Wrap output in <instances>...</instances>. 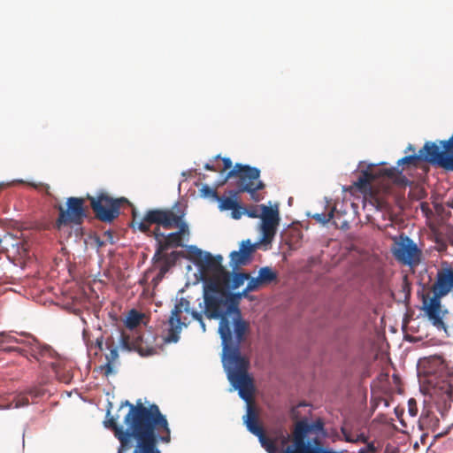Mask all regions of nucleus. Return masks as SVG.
<instances>
[{"label": "nucleus", "mask_w": 453, "mask_h": 453, "mask_svg": "<svg viewBox=\"0 0 453 453\" xmlns=\"http://www.w3.org/2000/svg\"><path fill=\"white\" fill-rule=\"evenodd\" d=\"M203 307L201 312L190 310V303L181 297L169 318L166 342H177L182 326H187L183 312L190 313L205 331L203 314L208 319H219V334L222 342V363L227 378L239 396H254V385L247 370L249 362L241 354V345L250 332V323L242 319L238 303L225 291L219 280H208L203 287Z\"/></svg>", "instance_id": "nucleus-1"}, {"label": "nucleus", "mask_w": 453, "mask_h": 453, "mask_svg": "<svg viewBox=\"0 0 453 453\" xmlns=\"http://www.w3.org/2000/svg\"><path fill=\"white\" fill-rule=\"evenodd\" d=\"M124 404L129 406V411L125 417L128 428L116 431V437L120 442L119 452L130 449L133 446L132 437H134L138 443L133 453H142L145 448L161 453L157 447L158 441L168 443L171 436L167 420L158 406L152 404L147 408L140 400L136 405L127 400L121 403V406Z\"/></svg>", "instance_id": "nucleus-2"}, {"label": "nucleus", "mask_w": 453, "mask_h": 453, "mask_svg": "<svg viewBox=\"0 0 453 453\" xmlns=\"http://www.w3.org/2000/svg\"><path fill=\"white\" fill-rule=\"evenodd\" d=\"M185 212L178 204L172 209H152L146 211L143 218L136 221V213L133 211L132 227H137L142 233H149L150 226L156 224L165 229L178 227L177 232L165 235L162 245L168 250L170 247H182V237L189 235L188 224L183 220Z\"/></svg>", "instance_id": "nucleus-3"}, {"label": "nucleus", "mask_w": 453, "mask_h": 453, "mask_svg": "<svg viewBox=\"0 0 453 453\" xmlns=\"http://www.w3.org/2000/svg\"><path fill=\"white\" fill-rule=\"evenodd\" d=\"M322 428L323 424L319 421L311 424L307 420L297 421L292 432V443L286 447V453H339L325 447L319 439H314L312 443L305 441L310 433Z\"/></svg>", "instance_id": "nucleus-4"}, {"label": "nucleus", "mask_w": 453, "mask_h": 453, "mask_svg": "<svg viewBox=\"0 0 453 453\" xmlns=\"http://www.w3.org/2000/svg\"><path fill=\"white\" fill-rule=\"evenodd\" d=\"M33 351L35 352L33 357L39 362L42 368L44 370L50 368L58 380L64 383H69L72 380L74 367L72 360L61 357L50 346H41L38 343H35Z\"/></svg>", "instance_id": "nucleus-5"}, {"label": "nucleus", "mask_w": 453, "mask_h": 453, "mask_svg": "<svg viewBox=\"0 0 453 453\" xmlns=\"http://www.w3.org/2000/svg\"><path fill=\"white\" fill-rule=\"evenodd\" d=\"M259 169L250 165L236 164L234 168L226 173L224 182L231 178H238V191L234 192L233 195L235 196L237 193L247 192L253 201L259 202L264 199V196L258 193V191L264 189L265 187V183L259 180Z\"/></svg>", "instance_id": "nucleus-6"}, {"label": "nucleus", "mask_w": 453, "mask_h": 453, "mask_svg": "<svg viewBox=\"0 0 453 453\" xmlns=\"http://www.w3.org/2000/svg\"><path fill=\"white\" fill-rule=\"evenodd\" d=\"M55 208L58 211V216L54 223V228L58 231L66 226H81L88 218L83 197L70 196L66 199L65 206L58 204Z\"/></svg>", "instance_id": "nucleus-7"}, {"label": "nucleus", "mask_w": 453, "mask_h": 453, "mask_svg": "<svg viewBox=\"0 0 453 453\" xmlns=\"http://www.w3.org/2000/svg\"><path fill=\"white\" fill-rule=\"evenodd\" d=\"M95 217L101 222L111 223L120 214V207L129 203L125 197L113 198L105 192H99L96 196H87Z\"/></svg>", "instance_id": "nucleus-8"}, {"label": "nucleus", "mask_w": 453, "mask_h": 453, "mask_svg": "<svg viewBox=\"0 0 453 453\" xmlns=\"http://www.w3.org/2000/svg\"><path fill=\"white\" fill-rule=\"evenodd\" d=\"M156 339L150 332H121L119 345L121 350L136 351L142 357H149L157 353Z\"/></svg>", "instance_id": "nucleus-9"}, {"label": "nucleus", "mask_w": 453, "mask_h": 453, "mask_svg": "<svg viewBox=\"0 0 453 453\" xmlns=\"http://www.w3.org/2000/svg\"><path fill=\"white\" fill-rule=\"evenodd\" d=\"M391 251L398 262L411 267L417 266L421 261V250L410 237L404 234L394 239Z\"/></svg>", "instance_id": "nucleus-10"}, {"label": "nucleus", "mask_w": 453, "mask_h": 453, "mask_svg": "<svg viewBox=\"0 0 453 453\" xmlns=\"http://www.w3.org/2000/svg\"><path fill=\"white\" fill-rule=\"evenodd\" d=\"M419 388L428 396H453V379L440 380L435 375L419 376Z\"/></svg>", "instance_id": "nucleus-11"}, {"label": "nucleus", "mask_w": 453, "mask_h": 453, "mask_svg": "<svg viewBox=\"0 0 453 453\" xmlns=\"http://www.w3.org/2000/svg\"><path fill=\"white\" fill-rule=\"evenodd\" d=\"M223 257L221 255L212 256L210 252H205L200 265L202 273H207L211 276L209 280H219L220 284L226 283L230 280V273L222 265Z\"/></svg>", "instance_id": "nucleus-12"}, {"label": "nucleus", "mask_w": 453, "mask_h": 453, "mask_svg": "<svg viewBox=\"0 0 453 453\" xmlns=\"http://www.w3.org/2000/svg\"><path fill=\"white\" fill-rule=\"evenodd\" d=\"M432 297H423V309L431 321L434 326L439 330H447L446 324L443 321V317L447 313V311L441 310V298L444 296L439 295V293H433Z\"/></svg>", "instance_id": "nucleus-13"}, {"label": "nucleus", "mask_w": 453, "mask_h": 453, "mask_svg": "<svg viewBox=\"0 0 453 453\" xmlns=\"http://www.w3.org/2000/svg\"><path fill=\"white\" fill-rule=\"evenodd\" d=\"M280 212L278 205L274 207L266 206L261 217L262 242L271 243L274 238L280 224Z\"/></svg>", "instance_id": "nucleus-14"}, {"label": "nucleus", "mask_w": 453, "mask_h": 453, "mask_svg": "<svg viewBox=\"0 0 453 453\" xmlns=\"http://www.w3.org/2000/svg\"><path fill=\"white\" fill-rule=\"evenodd\" d=\"M255 246L250 240L242 241L240 244L239 250H234L230 253V266L237 269L240 266L248 265L250 260Z\"/></svg>", "instance_id": "nucleus-15"}, {"label": "nucleus", "mask_w": 453, "mask_h": 453, "mask_svg": "<svg viewBox=\"0 0 453 453\" xmlns=\"http://www.w3.org/2000/svg\"><path fill=\"white\" fill-rule=\"evenodd\" d=\"M246 402L247 413L243 417L248 430L252 434L260 433L263 427L258 424L256 398H242Z\"/></svg>", "instance_id": "nucleus-16"}, {"label": "nucleus", "mask_w": 453, "mask_h": 453, "mask_svg": "<svg viewBox=\"0 0 453 453\" xmlns=\"http://www.w3.org/2000/svg\"><path fill=\"white\" fill-rule=\"evenodd\" d=\"M106 348L109 349V353L106 354V364L103 367L106 376L113 372V365L119 358L118 347L115 346L113 338H108L105 342Z\"/></svg>", "instance_id": "nucleus-17"}, {"label": "nucleus", "mask_w": 453, "mask_h": 453, "mask_svg": "<svg viewBox=\"0 0 453 453\" xmlns=\"http://www.w3.org/2000/svg\"><path fill=\"white\" fill-rule=\"evenodd\" d=\"M179 257V252L173 251L165 256L164 259L158 264L157 279H162L167 273L171 267L175 265Z\"/></svg>", "instance_id": "nucleus-18"}, {"label": "nucleus", "mask_w": 453, "mask_h": 453, "mask_svg": "<svg viewBox=\"0 0 453 453\" xmlns=\"http://www.w3.org/2000/svg\"><path fill=\"white\" fill-rule=\"evenodd\" d=\"M56 393V388L54 383L44 382L40 383L35 387H33L29 394L31 396H43L45 395H49V396H52Z\"/></svg>", "instance_id": "nucleus-19"}, {"label": "nucleus", "mask_w": 453, "mask_h": 453, "mask_svg": "<svg viewBox=\"0 0 453 453\" xmlns=\"http://www.w3.org/2000/svg\"><path fill=\"white\" fill-rule=\"evenodd\" d=\"M377 178V174L373 173L370 170H364L361 172L357 180L355 182V185L360 190H367L371 188V182Z\"/></svg>", "instance_id": "nucleus-20"}, {"label": "nucleus", "mask_w": 453, "mask_h": 453, "mask_svg": "<svg viewBox=\"0 0 453 453\" xmlns=\"http://www.w3.org/2000/svg\"><path fill=\"white\" fill-rule=\"evenodd\" d=\"M142 319V314L135 310H131L126 319V326L129 330L128 333L139 332L136 327L139 326ZM127 333V331H125Z\"/></svg>", "instance_id": "nucleus-21"}, {"label": "nucleus", "mask_w": 453, "mask_h": 453, "mask_svg": "<svg viewBox=\"0 0 453 453\" xmlns=\"http://www.w3.org/2000/svg\"><path fill=\"white\" fill-rule=\"evenodd\" d=\"M254 434L258 437L259 441L261 442V445L265 448V449L268 453H276L277 452L278 448H277L276 442L273 440L269 439L265 436L263 428L260 429V433ZM282 453H286V448L283 449Z\"/></svg>", "instance_id": "nucleus-22"}, {"label": "nucleus", "mask_w": 453, "mask_h": 453, "mask_svg": "<svg viewBox=\"0 0 453 453\" xmlns=\"http://www.w3.org/2000/svg\"><path fill=\"white\" fill-rule=\"evenodd\" d=\"M258 277L265 285H268L277 280V273L271 267L265 266L258 271Z\"/></svg>", "instance_id": "nucleus-23"}, {"label": "nucleus", "mask_w": 453, "mask_h": 453, "mask_svg": "<svg viewBox=\"0 0 453 453\" xmlns=\"http://www.w3.org/2000/svg\"><path fill=\"white\" fill-rule=\"evenodd\" d=\"M188 257L192 260L195 265L197 266L200 265L203 258L205 256V252H203L201 249L197 248L195 245H190L187 248Z\"/></svg>", "instance_id": "nucleus-24"}, {"label": "nucleus", "mask_w": 453, "mask_h": 453, "mask_svg": "<svg viewBox=\"0 0 453 453\" xmlns=\"http://www.w3.org/2000/svg\"><path fill=\"white\" fill-rule=\"evenodd\" d=\"M8 398H0V410L19 408L28 404L27 398H12L11 402L5 403Z\"/></svg>", "instance_id": "nucleus-25"}, {"label": "nucleus", "mask_w": 453, "mask_h": 453, "mask_svg": "<svg viewBox=\"0 0 453 453\" xmlns=\"http://www.w3.org/2000/svg\"><path fill=\"white\" fill-rule=\"evenodd\" d=\"M265 208H266V205H265V204L251 205L249 207H245L244 214H246L250 218H253V219L260 218L261 219Z\"/></svg>", "instance_id": "nucleus-26"}, {"label": "nucleus", "mask_w": 453, "mask_h": 453, "mask_svg": "<svg viewBox=\"0 0 453 453\" xmlns=\"http://www.w3.org/2000/svg\"><path fill=\"white\" fill-rule=\"evenodd\" d=\"M248 280L249 282L244 290L242 292L241 296H247L249 292L255 291L258 289L262 285H265L258 276L256 278H249Z\"/></svg>", "instance_id": "nucleus-27"}, {"label": "nucleus", "mask_w": 453, "mask_h": 453, "mask_svg": "<svg viewBox=\"0 0 453 453\" xmlns=\"http://www.w3.org/2000/svg\"><path fill=\"white\" fill-rule=\"evenodd\" d=\"M219 209L221 211L233 210L237 206V201L232 197H220L219 200Z\"/></svg>", "instance_id": "nucleus-28"}, {"label": "nucleus", "mask_w": 453, "mask_h": 453, "mask_svg": "<svg viewBox=\"0 0 453 453\" xmlns=\"http://www.w3.org/2000/svg\"><path fill=\"white\" fill-rule=\"evenodd\" d=\"M250 278V275L245 273H234L232 280V288H237L243 285L245 280H248Z\"/></svg>", "instance_id": "nucleus-29"}, {"label": "nucleus", "mask_w": 453, "mask_h": 453, "mask_svg": "<svg viewBox=\"0 0 453 453\" xmlns=\"http://www.w3.org/2000/svg\"><path fill=\"white\" fill-rule=\"evenodd\" d=\"M424 155H425V152H423L422 155L419 152V157H418L416 155L403 157L397 161V165L401 166L403 165H415L416 162L419 159V157H422L424 159Z\"/></svg>", "instance_id": "nucleus-30"}, {"label": "nucleus", "mask_w": 453, "mask_h": 453, "mask_svg": "<svg viewBox=\"0 0 453 453\" xmlns=\"http://www.w3.org/2000/svg\"><path fill=\"white\" fill-rule=\"evenodd\" d=\"M166 249L162 245L161 242L159 244H157L156 252L152 257V261L155 265H158L165 257V255L168 253H165Z\"/></svg>", "instance_id": "nucleus-31"}, {"label": "nucleus", "mask_w": 453, "mask_h": 453, "mask_svg": "<svg viewBox=\"0 0 453 453\" xmlns=\"http://www.w3.org/2000/svg\"><path fill=\"white\" fill-rule=\"evenodd\" d=\"M334 209H332L328 213H315L312 218L319 223L325 225L329 222L334 217Z\"/></svg>", "instance_id": "nucleus-32"}, {"label": "nucleus", "mask_w": 453, "mask_h": 453, "mask_svg": "<svg viewBox=\"0 0 453 453\" xmlns=\"http://www.w3.org/2000/svg\"><path fill=\"white\" fill-rule=\"evenodd\" d=\"M200 191L203 196H211L216 200H219V196L218 195L216 189L210 188L208 185L203 186Z\"/></svg>", "instance_id": "nucleus-33"}, {"label": "nucleus", "mask_w": 453, "mask_h": 453, "mask_svg": "<svg viewBox=\"0 0 453 453\" xmlns=\"http://www.w3.org/2000/svg\"><path fill=\"white\" fill-rule=\"evenodd\" d=\"M145 234H148L149 236H153L157 242V244H159V242H162V241L164 240V237H165V234L160 232L158 225L153 231H151L150 229V232L145 233Z\"/></svg>", "instance_id": "nucleus-34"}, {"label": "nucleus", "mask_w": 453, "mask_h": 453, "mask_svg": "<svg viewBox=\"0 0 453 453\" xmlns=\"http://www.w3.org/2000/svg\"><path fill=\"white\" fill-rule=\"evenodd\" d=\"M106 427L111 429L116 436V431L124 430L122 426H119L114 418H111L105 422Z\"/></svg>", "instance_id": "nucleus-35"}, {"label": "nucleus", "mask_w": 453, "mask_h": 453, "mask_svg": "<svg viewBox=\"0 0 453 453\" xmlns=\"http://www.w3.org/2000/svg\"><path fill=\"white\" fill-rule=\"evenodd\" d=\"M398 170L395 167L389 168V169H381L379 172L378 176H387L388 178H393L396 173H398Z\"/></svg>", "instance_id": "nucleus-36"}, {"label": "nucleus", "mask_w": 453, "mask_h": 453, "mask_svg": "<svg viewBox=\"0 0 453 453\" xmlns=\"http://www.w3.org/2000/svg\"><path fill=\"white\" fill-rule=\"evenodd\" d=\"M12 343V342H19V340L14 336L10 334H5L4 333L0 334V343Z\"/></svg>", "instance_id": "nucleus-37"}, {"label": "nucleus", "mask_w": 453, "mask_h": 453, "mask_svg": "<svg viewBox=\"0 0 453 453\" xmlns=\"http://www.w3.org/2000/svg\"><path fill=\"white\" fill-rule=\"evenodd\" d=\"M409 412L412 417H415L418 413V408L415 398H410L408 401Z\"/></svg>", "instance_id": "nucleus-38"}, {"label": "nucleus", "mask_w": 453, "mask_h": 453, "mask_svg": "<svg viewBox=\"0 0 453 453\" xmlns=\"http://www.w3.org/2000/svg\"><path fill=\"white\" fill-rule=\"evenodd\" d=\"M245 207H242L237 203V206L232 210V217L235 219H239L242 214H244Z\"/></svg>", "instance_id": "nucleus-39"}, {"label": "nucleus", "mask_w": 453, "mask_h": 453, "mask_svg": "<svg viewBox=\"0 0 453 453\" xmlns=\"http://www.w3.org/2000/svg\"><path fill=\"white\" fill-rule=\"evenodd\" d=\"M376 450L373 443H368L364 448H361L358 451V453H374Z\"/></svg>", "instance_id": "nucleus-40"}, {"label": "nucleus", "mask_w": 453, "mask_h": 453, "mask_svg": "<svg viewBox=\"0 0 453 453\" xmlns=\"http://www.w3.org/2000/svg\"><path fill=\"white\" fill-rule=\"evenodd\" d=\"M223 169L220 172H225L233 166L232 160L229 157H223Z\"/></svg>", "instance_id": "nucleus-41"}, {"label": "nucleus", "mask_w": 453, "mask_h": 453, "mask_svg": "<svg viewBox=\"0 0 453 453\" xmlns=\"http://www.w3.org/2000/svg\"><path fill=\"white\" fill-rule=\"evenodd\" d=\"M342 434L344 435L345 441L349 442H354L355 435L349 432H347L345 429H342Z\"/></svg>", "instance_id": "nucleus-42"}, {"label": "nucleus", "mask_w": 453, "mask_h": 453, "mask_svg": "<svg viewBox=\"0 0 453 453\" xmlns=\"http://www.w3.org/2000/svg\"><path fill=\"white\" fill-rule=\"evenodd\" d=\"M366 441H367V438L365 437V435L364 434L355 435L354 442H366Z\"/></svg>", "instance_id": "nucleus-43"}, {"label": "nucleus", "mask_w": 453, "mask_h": 453, "mask_svg": "<svg viewBox=\"0 0 453 453\" xmlns=\"http://www.w3.org/2000/svg\"><path fill=\"white\" fill-rule=\"evenodd\" d=\"M204 168L208 171L217 172L218 169L214 165H211L209 163L205 164Z\"/></svg>", "instance_id": "nucleus-44"}, {"label": "nucleus", "mask_w": 453, "mask_h": 453, "mask_svg": "<svg viewBox=\"0 0 453 453\" xmlns=\"http://www.w3.org/2000/svg\"><path fill=\"white\" fill-rule=\"evenodd\" d=\"M96 345H97V347H98V349L100 350L104 349H103L104 342H103V339L102 338L96 340Z\"/></svg>", "instance_id": "nucleus-45"}, {"label": "nucleus", "mask_w": 453, "mask_h": 453, "mask_svg": "<svg viewBox=\"0 0 453 453\" xmlns=\"http://www.w3.org/2000/svg\"><path fill=\"white\" fill-rule=\"evenodd\" d=\"M380 401H383L385 403V405H388V398L382 397V398H377Z\"/></svg>", "instance_id": "nucleus-46"}, {"label": "nucleus", "mask_w": 453, "mask_h": 453, "mask_svg": "<svg viewBox=\"0 0 453 453\" xmlns=\"http://www.w3.org/2000/svg\"><path fill=\"white\" fill-rule=\"evenodd\" d=\"M397 394H399V395H403V391L402 390L401 388H398Z\"/></svg>", "instance_id": "nucleus-47"}, {"label": "nucleus", "mask_w": 453, "mask_h": 453, "mask_svg": "<svg viewBox=\"0 0 453 453\" xmlns=\"http://www.w3.org/2000/svg\"><path fill=\"white\" fill-rule=\"evenodd\" d=\"M287 441H288V439H287L286 437H283V439H282V444L287 443Z\"/></svg>", "instance_id": "nucleus-48"}, {"label": "nucleus", "mask_w": 453, "mask_h": 453, "mask_svg": "<svg viewBox=\"0 0 453 453\" xmlns=\"http://www.w3.org/2000/svg\"><path fill=\"white\" fill-rule=\"evenodd\" d=\"M448 205H449V207H453V203H448Z\"/></svg>", "instance_id": "nucleus-49"}, {"label": "nucleus", "mask_w": 453, "mask_h": 453, "mask_svg": "<svg viewBox=\"0 0 453 453\" xmlns=\"http://www.w3.org/2000/svg\"><path fill=\"white\" fill-rule=\"evenodd\" d=\"M66 395L67 396H71V393L70 392H65Z\"/></svg>", "instance_id": "nucleus-50"}, {"label": "nucleus", "mask_w": 453, "mask_h": 453, "mask_svg": "<svg viewBox=\"0 0 453 453\" xmlns=\"http://www.w3.org/2000/svg\"><path fill=\"white\" fill-rule=\"evenodd\" d=\"M12 349H14V350H19V351L20 350V349H18V348H12Z\"/></svg>", "instance_id": "nucleus-51"}]
</instances>
